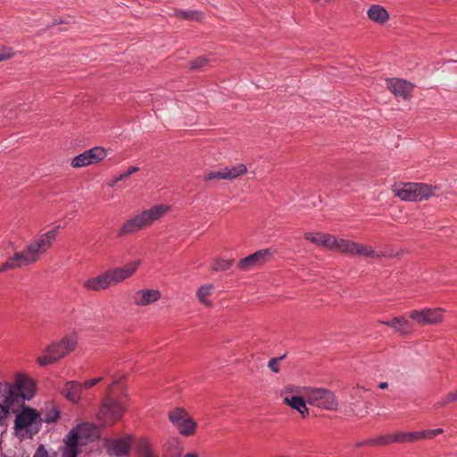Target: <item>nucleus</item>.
<instances>
[{"label": "nucleus", "mask_w": 457, "mask_h": 457, "mask_svg": "<svg viewBox=\"0 0 457 457\" xmlns=\"http://www.w3.org/2000/svg\"><path fill=\"white\" fill-rule=\"evenodd\" d=\"M140 261H134L126 264L122 268L110 269L109 273L111 275L113 285L119 284L125 279L130 278L138 269Z\"/></svg>", "instance_id": "ddd939ff"}, {"label": "nucleus", "mask_w": 457, "mask_h": 457, "mask_svg": "<svg viewBox=\"0 0 457 457\" xmlns=\"http://www.w3.org/2000/svg\"><path fill=\"white\" fill-rule=\"evenodd\" d=\"M225 179L232 180L247 172V168L245 164L239 163L232 167H224Z\"/></svg>", "instance_id": "cd10ccee"}, {"label": "nucleus", "mask_w": 457, "mask_h": 457, "mask_svg": "<svg viewBox=\"0 0 457 457\" xmlns=\"http://www.w3.org/2000/svg\"><path fill=\"white\" fill-rule=\"evenodd\" d=\"M210 60L205 56H200L191 62L190 68L192 70H198L209 65Z\"/></svg>", "instance_id": "58836bf2"}, {"label": "nucleus", "mask_w": 457, "mask_h": 457, "mask_svg": "<svg viewBox=\"0 0 457 457\" xmlns=\"http://www.w3.org/2000/svg\"><path fill=\"white\" fill-rule=\"evenodd\" d=\"M138 453L140 457H158L147 440H142L140 442L138 445Z\"/></svg>", "instance_id": "f704fd0d"}, {"label": "nucleus", "mask_w": 457, "mask_h": 457, "mask_svg": "<svg viewBox=\"0 0 457 457\" xmlns=\"http://www.w3.org/2000/svg\"><path fill=\"white\" fill-rule=\"evenodd\" d=\"M103 380V377H99V378H93V379H88V380H86L83 384H82V389L85 388V389H88L96 385H97L99 382H101Z\"/></svg>", "instance_id": "c03bdc74"}, {"label": "nucleus", "mask_w": 457, "mask_h": 457, "mask_svg": "<svg viewBox=\"0 0 457 457\" xmlns=\"http://www.w3.org/2000/svg\"><path fill=\"white\" fill-rule=\"evenodd\" d=\"M57 235V228L42 235L29 245L21 253L28 265L34 263L53 244Z\"/></svg>", "instance_id": "423d86ee"}, {"label": "nucleus", "mask_w": 457, "mask_h": 457, "mask_svg": "<svg viewBox=\"0 0 457 457\" xmlns=\"http://www.w3.org/2000/svg\"><path fill=\"white\" fill-rule=\"evenodd\" d=\"M182 17L185 18V19H189L190 18V16L186 14V13H183Z\"/></svg>", "instance_id": "5fc2aeb1"}, {"label": "nucleus", "mask_w": 457, "mask_h": 457, "mask_svg": "<svg viewBox=\"0 0 457 457\" xmlns=\"http://www.w3.org/2000/svg\"><path fill=\"white\" fill-rule=\"evenodd\" d=\"M364 445H372V443H370V440H369V441H365V442H361V443L357 444V446L360 447V446H362Z\"/></svg>", "instance_id": "3c124183"}, {"label": "nucleus", "mask_w": 457, "mask_h": 457, "mask_svg": "<svg viewBox=\"0 0 457 457\" xmlns=\"http://www.w3.org/2000/svg\"><path fill=\"white\" fill-rule=\"evenodd\" d=\"M442 308H424L410 312V318L419 326H436L444 320Z\"/></svg>", "instance_id": "6e6552de"}, {"label": "nucleus", "mask_w": 457, "mask_h": 457, "mask_svg": "<svg viewBox=\"0 0 457 457\" xmlns=\"http://www.w3.org/2000/svg\"><path fill=\"white\" fill-rule=\"evenodd\" d=\"M59 418V411L56 409H52L48 411L44 418V420L47 423L55 422Z\"/></svg>", "instance_id": "79ce46f5"}, {"label": "nucleus", "mask_w": 457, "mask_h": 457, "mask_svg": "<svg viewBox=\"0 0 457 457\" xmlns=\"http://www.w3.org/2000/svg\"><path fill=\"white\" fill-rule=\"evenodd\" d=\"M161 298V292L154 289H142L134 293L132 299L137 306H146Z\"/></svg>", "instance_id": "dca6fc26"}, {"label": "nucleus", "mask_w": 457, "mask_h": 457, "mask_svg": "<svg viewBox=\"0 0 457 457\" xmlns=\"http://www.w3.org/2000/svg\"><path fill=\"white\" fill-rule=\"evenodd\" d=\"M169 206L158 204L148 210L141 212L140 213L127 220L122 224L117 232V237H122L124 236L131 235L145 228L150 227L154 221L162 218L169 211Z\"/></svg>", "instance_id": "f257e3e1"}, {"label": "nucleus", "mask_w": 457, "mask_h": 457, "mask_svg": "<svg viewBox=\"0 0 457 457\" xmlns=\"http://www.w3.org/2000/svg\"><path fill=\"white\" fill-rule=\"evenodd\" d=\"M443 433L442 428H436V429H429L425 431H420V434H422V438H433L434 436L440 435Z\"/></svg>", "instance_id": "37998d69"}, {"label": "nucleus", "mask_w": 457, "mask_h": 457, "mask_svg": "<svg viewBox=\"0 0 457 457\" xmlns=\"http://www.w3.org/2000/svg\"><path fill=\"white\" fill-rule=\"evenodd\" d=\"M392 191L403 201H423L434 195V188L422 183L395 184Z\"/></svg>", "instance_id": "39448f33"}, {"label": "nucleus", "mask_w": 457, "mask_h": 457, "mask_svg": "<svg viewBox=\"0 0 457 457\" xmlns=\"http://www.w3.org/2000/svg\"><path fill=\"white\" fill-rule=\"evenodd\" d=\"M27 262L24 256L21 252H15L13 256L10 257L0 266V272H4L9 270H13L22 266H27Z\"/></svg>", "instance_id": "a878e982"}, {"label": "nucleus", "mask_w": 457, "mask_h": 457, "mask_svg": "<svg viewBox=\"0 0 457 457\" xmlns=\"http://www.w3.org/2000/svg\"><path fill=\"white\" fill-rule=\"evenodd\" d=\"M203 179L204 181H210L212 179H225L224 169L220 170H212L204 174Z\"/></svg>", "instance_id": "4c0bfd02"}, {"label": "nucleus", "mask_w": 457, "mask_h": 457, "mask_svg": "<svg viewBox=\"0 0 457 457\" xmlns=\"http://www.w3.org/2000/svg\"><path fill=\"white\" fill-rule=\"evenodd\" d=\"M213 288L212 285H204L199 287L197 290V297L202 303L204 305L210 306L212 305L211 301L208 299V296L211 294L212 289Z\"/></svg>", "instance_id": "2f4dec72"}, {"label": "nucleus", "mask_w": 457, "mask_h": 457, "mask_svg": "<svg viewBox=\"0 0 457 457\" xmlns=\"http://www.w3.org/2000/svg\"><path fill=\"white\" fill-rule=\"evenodd\" d=\"M17 55L15 49L5 44L0 45V62L10 61Z\"/></svg>", "instance_id": "c756f323"}, {"label": "nucleus", "mask_w": 457, "mask_h": 457, "mask_svg": "<svg viewBox=\"0 0 457 457\" xmlns=\"http://www.w3.org/2000/svg\"><path fill=\"white\" fill-rule=\"evenodd\" d=\"M127 395L123 399H115L107 395L103 399L96 418L102 426L111 427L120 420L127 408Z\"/></svg>", "instance_id": "7ed1b4c3"}, {"label": "nucleus", "mask_w": 457, "mask_h": 457, "mask_svg": "<svg viewBox=\"0 0 457 457\" xmlns=\"http://www.w3.org/2000/svg\"><path fill=\"white\" fill-rule=\"evenodd\" d=\"M87 162H88L87 157L84 151L82 154H79L71 159V167H73L75 169H79V168L89 166Z\"/></svg>", "instance_id": "e433bc0d"}, {"label": "nucleus", "mask_w": 457, "mask_h": 457, "mask_svg": "<svg viewBox=\"0 0 457 457\" xmlns=\"http://www.w3.org/2000/svg\"><path fill=\"white\" fill-rule=\"evenodd\" d=\"M89 165L96 164L107 156V151L101 146H95L85 151Z\"/></svg>", "instance_id": "bb28decb"}, {"label": "nucleus", "mask_w": 457, "mask_h": 457, "mask_svg": "<svg viewBox=\"0 0 457 457\" xmlns=\"http://www.w3.org/2000/svg\"><path fill=\"white\" fill-rule=\"evenodd\" d=\"M273 253L274 252L268 248L259 250L241 259L237 263V267L243 271L250 270L269 262L272 258Z\"/></svg>", "instance_id": "f8f14e48"}, {"label": "nucleus", "mask_w": 457, "mask_h": 457, "mask_svg": "<svg viewBox=\"0 0 457 457\" xmlns=\"http://www.w3.org/2000/svg\"><path fill=\"white\" fill-rule=\"evenodd\" d=\"M33 457H50V455L46 447L43 445H40L37 448Z\"/></svg>", "instance_id": "49530a36"}, {"label": "nucleus", "mask_w": 457, "mask_h": 457, "mask_svg": "<svg viewBox=\"0 0 457 457\" xmlns=\"http://www.w3.org/2000/svg\"><path fill=\"white\" fill-rule=\"evenodd\" d=\"M368 18L378 24L383 25L389 20V13L383 6L372 4L367 11Z\"/></svg>", "instance_id": "aec40b11"}, {"label": "nucleus", "mask_w": 457, "mask_h": 457, "mask_svg": "<svg viewBox=\"0 0 457 457\" xmlns=\"http://www.w3.org/2000/svg\"><path fill=\"white\" fill-rule=\"evenodd\" d=\"M284 403L291 408L296 410L302 417L305 418L309 415V409L306 407V403L303 397L296 395H286Z\"/></svg>", "instance_id": "393cba45"}, {"label": "nucleus", "mask_w": 457, "mask_h": 457, "mask_svg": "<svg viewBox=\"0 0 457 457\" xmlns=\"http://www.w3.org/2000/svg\"><path fill=\"white\" fill-rule=\"evenodd\" d=\"M63 442L64 447L62 449V457H77L79 454L78 446L79 443L76 441L75 433L67 434Z\"/></svg>", "instance_id": "b1692460"}, {"label": "nucleus", "mask_w": 457, "mask_h": 457, "mask_svg": "<svg viewBox=\"0 0 457 457\" xmlns=\"http://www.w3.org/2000/svg\"><path fill=\"white\" fill-rule=\"evenodd\" d=\"M115 384H116V381H115V382H113L112 384H111V385L109 386L108 390H107V391H108V394H110V393H111L112 388V386H113Z\"/></svg>", "instance_id": "864d4df0"}, {"label": "nucleus", "mask_w": 457, "mask_h": 457, "mask_svg": "<svg viewBox=\"0 0 457 457\" xmlns=\"http://www.w3.org/2000/svg\"><path fill=\"white\" fill-rule=\"evenodd\" d=\"M355 255L363 256V257H377L380 258V255L378 254L377 252L373 250V248L370 245L358 244L356 245Z\"/></svg>", "instance_id": "7c9ffc66"}, {"label": "nucleus", "mask_w": 457, "mask_h": 457, "mask_svg": "<svg viewBox=\"0 0 457 457\" xmlns=\"http://www.w3.org/2000/svg\"><path fill=\"white\" fill-rule=\"evenodd\" d=\"M382 324L390 327L401 336L408 337L413 332L412 326L403 316L394 317L391 320L380 321Z\"/></svg>", "instance_id": "f3484780"}, {"label": "nucleus", "mask_w": 457, "mask_h": 457, "mask_svg": "<svg viewBox=\"0 0 457 457\" xmlns=\"http://www.w3.org/2000/svg\"><path fill=\"white\" fill-rule=\"evenodd\" d=\"M82 394V384L77 381H68L65 383L62 395L71 403H78Z\"/></svg>", "instance_id": "6ab92c4d"}, {"label": "nucleus", "mask_w": 457, "mask_h": 457, "mask_svg": "<svg viewBox=\"0 0 457 457\" xmlns=\"http://www.w3.org/2000/svg\"><path fill=\"white\" fill-rule=\"evenodd\" d=\"M14 413L16 414L14 420L15 430H22L25 428L29 429L36 426V428L31 435L37 433L41 420H39V414L36 410L23 405L17 412Z\"/></svg>", "instance_id": "9d476101"}, {"label": "nucleus", "mask_w": 457, "mask_h": 457, "mask_svg": "<svg viewBox=\"0 0 457 457\" xmlns=\"http://www.w3.org/2000/svg\"><path fill=\"white\" fill-rule=\"evenodd\" d=\"M304 239L315 244L317 245L324 246L331 249L334 236L323 233H312L307 232L303 235Z\"/></svg>", "instance_id": "4be33fe9"}, {"label": "nucleus", "mask_w": 457, "mask_h": 457, "mask_svg": "<svg viewBox=\"0 0 457 457\" xmlns=\"http://www.w3.org/2000/svg\"><path fill=\"white\" fill-rule=\"evenodd\" d=\"M306 402L311 405L328 411H336L338 406L335 394L324 388L311 389L307 393Z\"/></svg>", "instance_id": "0eeeda50"}, {"label": "nucleus", "mask_w": 457, "mask_h": 457, "mask_svg": "<svg viewBox=\"0 0 457 457\" xmlns=\"http://www.w3.org/2000/svg\"><path fill=\"white\" fill-rule=\"evenodd\" d=\"M95 429L94 424L84 422L73 428L68 434L75 433L76 441L79 445H85L93 436Z\"/></svg>", "instance_id": "a211bd4d"}, {"label": "nucleus", "mask_w": 457, "mask_h": 457, "mask_svg": "<svg viewBox=\"0 0 457 457\" xmlns=\"http://www.w3.org/2000/svg\"><path fill=\"white\" fill-rule=\"evenodd\" d=\"M184 457H198V455L195 453H188L185 454Z\"/></svg>", "instance_id": "603ef678"}, {"label": "nucleus", "mask_w": 457, "mask_h": 457, "mask_svg": "<svg viewBox=\"0 0 457 457\" xmlns=\"http://www.w3.org/2000/svg\"><path fill=\"white\" fill-rule=\"evenodd\" d=\"M422 434L419 432H402L394 436L395 442L404 443L412 442L422 438Z\"/></svg>", "instance_id": "c85d7f7f"}, {"label": "nucleus", "mask_w": 457, "mask_h": 457, "mask_svg": "<svg viewBox=\"0 0 457 457\" xmlns=\"http://www.w3.org/2000/svg\"><path fill=\"white\" fill-rule=\"evenodd\" d=\"M36 391L35 382L0 397V426H5L11 412H17L26 400H30Z\"/></svg>", "instance_id": "f03ea898"}, {"label": "nucleus", "mask_w": 457, "mask_h": 457, "mask_svg": "<svg viewBox=\"0 0 457 457\" xmlns=\"http://www.w3.org/2000/svg\"><path fill=\"white\" fill-rule=\"evenodd\" d=\"M387 386H388V384H387L386 382H381V383H379V385H378V387H379L380 389H386V388H387Z\"/></svg>", "instance_id": "8fccbe9b"}, {"label": "nucleus", "mask_w": 457, "mask_h": 457, "mask_svg": "<svg viewBox=\"0 0 457 457\" xmlns=\"http://www.w3.org/2000/svg\"><path fill=\"white\" fill-rule=\"evenodd\" d=\"M168 417L181 435L189 436L195 434L196 423L184 409L175 408L169 411Z\"/></svg>", "instance_id": "1a4fd4ad"}, {"label": "nucleus", "mask_w": 457, "mask_h": 457, "mask_svg": "<svg viewBox=\"0 0 457 457\" xmlns=\"http://www.w3.org/2000/svg\"><path fill=\"white\" fill-rule=\"evenodd\" d=\"M286 355H282L276 358H271L268 362V367L274 372L278 373L280 370L279 361H282Z\"/></svg>", "instance_id": "a19ab883"}, {"label": "nucleus", "mask_w": 457, "mask_h": 457, "mask_svg": "<svg viewBox=\"0 0 457 457\" xmlns=\"http://www.w3.org/2000/svg\"><path fill=\"white\" fill-rule=\"evenodd\" d=\"M139 170V168L137 167V166H130L128 168V170L120 174L119 176H116L114 177L113 179H112L109 183H108V186L111 187H113L116 186V184L119 182V181H121V180H124L126 179H128L130 175H132L133 173L137 172Z\"/></svg>", "instance_id": "473e14b6"}, {"label": "nucleus", "mask_w": 457, "mask_h": 457, "mask_svg": "<svg viewBox=\"0 0 457 457\" xmlns=\"http://www.w3.org/2000/svg\"><path fill=\"white\" fill-rule=\"evenodd\" d=\"M107 451L110 454L120 457L128 454L129 445L126 439H114L108 443Z\"/></svg>", "instance_id": "5701e85b"}, {"label": "nucleus", "mask_w": 457, "mask_h": 457, "mask_svg": "<svg viewBox=\"0 0 457 457\" xmlns=\"http://www.w3.org/2000/svg\"><path fill=\"white\" fill-rule=\"evenodd\" d=\"M357 243L343 238H336L334 237L331 249L336 250L342 253L349 254L351 256H355V249Z\"/></svg>", "instance_id": "412c9836"}, {"label": "nucleus", "mask_w": 457, "mask_h": 457, "mask_svg": "<svg viewBox=\"0 0 457 457\" xmlns=\"http://www.w3.org/2000/svg\"><path fill=\"white\" fill-rule=\"evenodd\" d=\"M234 263L233 259L225 260L223 258H217L212 265L213 271H225L231 268Z\"/></svg>", "instance_id": "72a5a7b5"}, {"label": "nucleus", "mask_w": 457, "mask_h": 457, "mask_svg": "<svg viewBox=\"0 0 457 457\" xmlns=\"http://www.w3.org/2000/svg\"><path fill=\"white\" fill-rule=\"evenodd\" d=\"M113 285L109 270L100 273L96 277L90 278L83 284V287L88 291H101Z\"/></svg>", "instance_id": "4468645a"}, {"label": "nucleus", "mask_w": 457, "mask_h": 457, "mask_svg": "<svg viewBox=\"0 0 457 457\" xmlns=\"http://www.w3.org/2000/svg\"><path fill=\"white\" fill-rule=\"evenodd\" d=\"M386 87L395 96L408 100L412 97L415 85L403 79L390 78L386 79Z\"/></svg>", "instance_id": "9b49d317"}, {"label": "nucleus", "mask_w": 457, "mask_h": 457, "mask_svg": "<svg viewBox=\"0 0 457 457\" xmlns=\"http://www.w3.org/2000/svg\"><path fill=\"white\" fill-rule=\"evenodd\" d=\"M298 392H299L298 387L294 386H287L282 391L281 395L285 399L286 395L293 396L294 394H297Z\"/></svg>", "instance_id": "a18cd8bd"}, {"label": "nucleus", "mask_w": 457, "mask_h": 457, "mask_svg": "<svg viewBox=\"0 0 457 457\" xmlns=\"http://www.w3.org/2000/svg\"><path fill=\"white\" fill-rule=\"evenodd\" d=\"M315 3H318L321 5H325L326 4L330 3L332 0H313Z\"/></svg>", "instance_id": "09e8293b"}, {"label": "nucleus", "mask_w": 457, "mask_h": 457, "mask_svg": "<svg viewBox=\"0 0 457 457\" xmlns=\"http://www.w3.org/2000/svg\"><path fill=\"white\" fill-rule=\"evenodd\" d=\"M33 382L34 381L25 374L16 375L12 382L0 380V397Z\"/></svg>", "instance_id": "2eb2a0df"}, {"label": "nucleus", "mask_w": 457, "mask_h": 457, "mask_svg": "<svg viewBox=\"0 0 457 457\" xmlns=\"http://www.w3.org/2000/svg\"><path fill=\"white\" fill-rule=\"evenodd\" d=\"M78 344L77 337L70 335L62 337L59 342L48 345L43 356L37 358L41 366L53 364L75 350Z\"/></svg>", "instance_id": "20e7f679"}, {"label": "nucleus", "mask_w": 457, "mask_h": 457, "mask_svg": "<svg viewBox=\"0 0 457 457\" xmlns=\"http://www.w3.org/2000/svg\"><path fill=\"white\" fill-rule=\"evenodd\" d=\"M401 253H393V252H390V253H386V252L378 253V254H379L380 257H394V256H398Z\"/></svg>", "instance_id": "de8ad7c7"}, {"label": "nucleus", "mask_w": 457, "mask_h": 457, "mask_svg": "<svg viewBox=\"0 0 457 457\" xmlns=\"http://www.w3.org/2000/svg\"><path fill=\"white\" fill-rule=\"evenodd\" d=\"M455 402H457V389L453 392H449L444 398H442L440 401L436 402L435 403L434 407L436 409H440V408L446 406L447 404H449L451 403H455Z\"/></svg>", "instance_id": "c9c22d12"}, {"label": "nucleus", "mask_w": 457, "mask_h": 457, "mask_svg": "<svg viewBox=\"0 0 457 457\" xmlns=\"http://www.w3.org/2000/svg\"><path fill=\"white\" fill-rule=\"evenodd\" d=\"M392 442H395L394 436H392V435H383L375 439L370 440V443H372V445L378 444V445H386Z\"/></svg>", "instance_id": "ea45409f"}]
</instances>
